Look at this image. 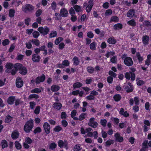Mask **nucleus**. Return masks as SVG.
<instances>
[{"label": "nucleus", "mask_w": 151, "mask_h": 151, "mask_svg": "<svg viewBox=\"0 0 151 151\" xmlns=\"http://www.w3.org/2000/svg\"><path fill=\"white\" fill-rule=\"evenodd\" d=\"M33 127V120H30L26 122L23 129L26 133H29L32 131Z\"/></svg>", "instance_id": "obj_1"}, {"label": "nucleus", "mask_w": 151, "mask_h": 151, "mask_svg": "<svg viewBox=\"0 0 151 151\" xmlns=\"http://www.w3.org/2000/svg\"><path fill=\"white\" fill-rule=\"evenodd\" d=\"M15 68L16 71L19 70V72L21 74L25 75L27 73V69L25 67L23 66L22 64L16 63L15 64Z\"/></svg>", "instance_id": "obj_2"}, {"label": "nucleus", "mask_w": 151, "mask_h": 151, "mask_svg": "<svg viewBox=\"0 0 151 151\" xmlns=\"http://www.w3.org/2000/svg\"><path fill=\"white\" fill-rule=\"evenodd\" d=\"M6 72L8 73H10L12 75H14L16 73V70L15 68V65L14 66L12 63H6Z\"/></svg>", "instance_id": "obj_3"}, {"label": "nucleus", "mask_w": 151, "mask_h": 151, "mask_svg": "<svg viewBox=\"0 0 151 151\" xmlns=\"http://www.w3.org/2000/svg\"><path fill=\"white\" fill-rule=\"evenodd\" d=\"M35 7L32 5L27 4L22 6V9L25 13L32 12L34 10Z\"/></svg>", "instance_id": "obj_4"}, {"label": "nucleus", "mask_w": 151, "mask_h": 151, "mask_svg": "<svg viewBox=\"0 0 151 151\" xmlns=\"http://www.w3.org/2000/svg\"><path fill=\"white\" fill-rule=\"evenodd\" d=\"M122 58L124 59V64L127 66H132L133 62L132 58L129 57H127L125 54L123 55Z\"/></svg>", "instance_id": "obj_5"}, {"label": "nucleus", "mask_w": 151, "mask_h": 151, "mask_svg": "<svg viewBox=\"0 0 151 151\" xmlns=\"http://www.w3.org/2000/svg\"><path fill=\"white\" fill-rule=\"evenodd\" d=\"M43 35H47L49 31V29L45 27V28L43 27H40L37 29Z\"/></svg>", "instance_id": "obj_6"}, {"label": "nucleus", "mask_w": 151, "mask_h": 151, "mask_svg": "<svg viewBox=\"0 0 151 151\" xmlns=\"http://www.w3.org/2000/svg\"><path fill=\"white\" fill-rule=\"evenodd\" d=\"M58 143V146L61 148L64 147L66 149L68 148V143L67 141H63L62 140H59Z\"/></svg>", "instance_id": "obj_7"}, {"label": "nucleus", "mask_w": 151, "mask_h": 151, "mask_svg": "<svg viewBox=\"0 0 151 151\" xmlns=\"http://www.w3.org/2000/svg\"><path fill=\"white\" fill-rule=\"evenodd\" d=\"M45 79V76L44 74H42L41 76L37 77L35 79V82L37 84L43 82Z\"/></svg>", "instance_id": "obj_8"}, {"label": "nucleus", "mask_w": 151, "mask_h": 151, "mask_svg": "<svg viewBox=\"0 0 151 151\" xmlns=\"http://www.w3.org/2000/svg\"><path fill=\"white\" fill-rule=\"evenodd\" d=\"M95 119L93 117L91 118L89 120L88 125L89 126L94 128H96L98 126V123L94 121Z\"/></svg>", "instance_id": "obj_9"}, {"label": "nucleus", "mask_w": 151, "mask_h": 151, "mask_svg": "<svg viewBox=\"0 0 151 151\" xmlns=\"http://www.w3.org/2000/svg\"><path fill=\"white\" fill-rule=\"evenodd\" d=\"M135 58H136L137 59L139 63H142L144 60L143 56H142L140 53L139 52L136 53V56L133 58V59H134Z\"/></svg>", "instance_id": "obj_10"}, {"label": "nucleus", "mask_w": 151, "mask_h": 151, "mask_svg": "<svg viewBox=\"0 0 151 151\" xmlns=\"http://www.w3.org/2000/svg\"><path fill=\"white\" fill-rule=\"evenodd\" d=\"M43 127L46 133L48 134L50 133V126L47 122H45L44 124Z\"/></svg>", "instance_id": "obj_11"}, {"label": "nucleus", "mask_w": 151, "mask_h": 151, "mask_svg": "<svg viewBox=\"0 0 151 151\" xmlns=\"http://www.w3.org/2000/svg\"><path fill=\"white\" fill-rule=\"evenodd\" d=\"M94 0H90L88 2V4L86 8V12L88 13L91 10L92 8L93 5V3Z\"/></svg>", "instance_id": "obj_12"}, {"label": "nucleus", "mask_w": 151, "mask_h": 151, "mask_svg": "<svg viewBox=\"0 0 151 151\" xmlns=\"http://www.w3.org/2000/svg\"><path fill=\"white\" fill-rule=\"evenodd\" d=\"M23 82L20 78H17L16 80V85L18 88L21 87L23 85Z\"/></svg>", "instance_id": "obj_13"}, {"label": "nucleus", "mask_w": 151, "mask_h": 151, "mask_svg": "<svg viewBox=\"0 0 151 151\" xmlns=\"http://www.w3.org/2000/svg\"><path fill=\"white\" fill-rule=\"evenodd\" d=\"M115 138V140L119 142H122L123 140V139L122 137L120 136V134L118 133H116L114 135Z\"/></svg>", "instance_id": "obj_14"}, {"label": "nucleus", "mask_w": 151, "mask_h": 151, "mask_svg": "<svg viewBox=\"0 0 151 151\" xmlns=\"http://www.w3.org/2000/svg\"><path fill=\"white\" fill-rule=\"evenodd\" d=\"M68 12L67 9L65 8L61 9L60 12V15L63 17H65L67 16Z\"/></svg>", "instance_id": "obj_15"}, {"label": "nucleus", "mask_w": 151, "mask_h": 151, "mask_svg": "<svg viewBox=\"0 0 151 151\" xmlns=\"http://www.w3.org/2000/svg\"><path fill=\"white\" fill-rule=\"evenodd\" d=\"M135 13V10L133 9H130L127 12V17H132L134 15Z\"/></svg>", "instance_id": "obj_16"}, {"label": "nucleus", "mask_w": 151, "mask_h": 151, "mask_svg": "<svg viewBox=\"0 0 151 151\" xmlns=\"http://www.w3.org/2000/svg\"><path fill=\"white\" fill-rule=\"evenodd\" d=\"M40 58V56L37 54H34L32 55V60L34 62H39Z\"/></svg>", "instance_id": "obj_17"}, {"label": "nucleus", "mask_w": 151, "mask_h": 151, "mask_svg": "<svg viewBox=\"0 0 151 151\" xmlns=\"http://www.w3.org/2000/svg\"><path fill=\"white\" fill-rule=\"evenodd\" d=\"M142 40L143 44L145 45H147L149 43V37L148 36L145 35L142 38Z\"/></svg>", "instance_id": "obj_18"}, {"label": "nucleus", "mask_w": 151, "mask_h": 151, "mask_svg": "<svg viewBox=\"0 0 151 151\" xmlns=\"http://www.w3.org/2000/svg\"><path fill=\"white\" fill-rule=\"evenodd\" d=\"M19 133L17 130H15L13 131L11 135L12 138L14 139H16L19 137Z\"/></svg>", "instance_id": "obj_19"}, {"label": "nucleus", "mask_w": 151, "mask_h": 151, "mask_svg": "<svg viewBox=\"0 0 151 151\" xmlns=\"http://www.w3.org/2000/svg\"><path fill=\"white\" fill-rule=\"evenodd\" d=\"M127 24H128L133 27L136 26L137 24L136 22L133 19H131V20L128 21L127 22Z\"/></svg>", "instance_id": "obj_20"}, {"label": "nucleus", "mask_w": 151, "mask_h": 151, "mask_svg": "<svg viewBox=\"0 0 151 151\" xmlns=\"http://www.w3.org/2000/svg\"><path fill=\"white\" fill-rule=\"evenodd\" d=\"M53 107L55 109L60 110L62 107V104L60 103H55L53 105Z\"/></svg>", "instance_id": "obj_21"}, {"label": "nucleus", "mask_w": 151, "mask_h": 151, "mask_svg": "<svg viewBox=\"0 0 151 151\" xmlns=\"http://www.w3.org/2000/svg\"><path fill=\"white\" fill-rule=\"evenodd\" d=\"M122 25L121 23L116 24L113 26V28L115 30L122 29Z\"/></svg>", "instance_id": "obj_22"}, {"label": "nucleus", "mask_w": 151, "mask_h": 151, "mask_svg": "<svg viewBox=\"0 0 151 151\" xmlns=\"http://www.w3.org/2000/svg\"><path fill=\"white\" fill-rule=\"evenodd\" d=\"M92 129L89 127L86 129V133H87V135L89 137H92L93 136V132H91Z\"/></svg>", "instance_id": "obj_23"}, {"label": "nucleus", "mask_w": 151, "mask_h": 151, "mask_svg": "<svg viewBox=\"0 0 151 151\" xmlns=\"http://www.w3.org/2000/svg\"><path fill=\"white\" fill-rule=\"evenodd\" d=\"M60 89L59 86L56 85H53L51 87V89L53 92L58 91Z\"/></svg>", "instance_id": "obj_24"}, {"label": "nucleus", "mask_w": 151, "mask_h": 151, "mask_svg": "<svg viewBox=\"0 0 151 151\" xmlns=\"http://www.w3.org/2000/svg\"><path fill=\"white\" fill-rule=\"evenodd\" d=\"M108 42L111 44H114L116 43V40L113 37L109 38L107 40Z\"/></svg>", "instance_id": "obj_25"}, {"label": "nucleus", "mask_w": 151, "mask_h": 151, "mask_svg": "<svg viewBox=\"0 0 151 151\" xmlns=\"http://www.w3.org/2000/svg\"><path fill=\"white\" fill-rule=\"evenodd\" d=\"M73 64L75 65H78L80 63V61L78 59L76 56H75L73 58Z\"/></svg>", "instance_id": "obj_26"}, {"label": "nucleus", "mask_w": 151, "mask_h": 151, "mask_svg": "<svg viewBox=\"0 0 151 151\" xmlns=\"http://www.w3.org/2000/svg\"><path fill=\"white\" fill-rule=\"evenodd\" d=\"M15 98L14 96H11L8 99L7 102L8 104H13Z\"/></svg>", "instance_id": "obj_27"}, {"label": "nucleus", "mask_w": 151, "mask_h": 151, "mask_svg": "<svg viewBox=\"0 0 151 151\" xmlns=\"http://www.w3.org/2000/svg\"><path fill=\"white\" fill-rule=\"evenodd\" d=\"M1 145L2 148L7 147L8 146V143L6 141L5 139L2 140L1 142Z\"/></svg>", "instance_id": "obj_28"}, {"label": "nucleus", "mask_w": 151, "mask_h": 151, "mask_svg": "<svg viewBox=\"0 0 151 151\" xmlns=\"http://www.w3.org/2000/svg\"><path fill=\"white\" fill-rule=\"evenodd\" d=\"M113 98L115 101L117 102L119 101L121 99L122 96L120 95L117 94L114 96Z\"/></svg>", "instance_id": "obj_29"}, {"label": "nucleus", "mask_w": 151, "mask_h": 151, "mask_svg": "<svg viewBox=\"0 0 151 151\" xmlns=\"http://www.w3.org/2000/svg\"><path fill=\"white\" fill-rule=\"evenodd\" d=\"M82 85V84L81 83L77 82L73 84V87L74 88H79Z\"/></svg>", "instance_id": "obj_30"}, {"label": "nucleus", "mask_w": 151, "mask_h": 151, "mask_svg": "<svg viewBox=\"0 0 151 151\" xmlns=\"http://www.w3.org/2000/svg\"><path fill=\"white\" fill-rule=\"evenodd\" d=\"M15 11L14 9H10L9 10V15L10 17H14Z\"/></svg>", "instance_id": "obj_31"}, {"label": "nucleus", "mask_w": 151, "mask_h": 151, "mask_svg": "<svg viewBox=\"0 0 151 151\" xmlns=\"http://www.w3.org/2000/svg\"><path fill=\"white\" fill-rule=\"evenodd\" d=\"M119 20V18L117 16H114L112 17H111L110 21V22H118Z\"/></svg>", "instance_id": "obj_32"}, {"label": "nucleus", "mask_w": 151, "mask_h": 151, "mask_svg": "<svg viewBox=\"0 0 151 151\" xmlns=\"http://www.w3.org/2000/svg\"><path fill=\"white\" fill-rule=\"evenodd\" d=\"M63 38L62 37H60L57 38L55 40L54 42L56 45H58L60 42L63 41Z\"/></svg>", "instance_id": "obj_33"}, {"label": "nucleus", "mask_w": 151, "mask_h": 151, "mask_svg": "<svg viewBox=\"0 0 151 151\" xmlns=\"http://www.w3.org/2000/svg\"><path fill=\"white\" fill-rule=\"evenodd\" d=\"M73 7L77 12H79L82 10L81 6L78 5H75L73 6Z\"/></svg>", "instance_id": "obj_34"}, {"label": "nucleus", "mask_w": 151, "mask_h": 151, "mask_svg": "<svg viewBox=\"0 0 151 151\" xmlns=\"http://www.w3.org/2000/svg\"><path fill=\"white\" fill-rule=\"evenodd\" d=\"M15 146L17 150H20L22 148V145L18 141H16L14 143Z\"/></svg>", "instance_id": "obj_35"}, {"label": "nucleus", "mask_w": 151, "mask_h": 151, "mask_svg": "<svg viewBox=\"0 0 151 151\" xmlns=\"http://www.w3.org/2000/svg\"><path fill=\"white\" fill-rule=\"evenodd\" d=\"M41 91L40 89L38 88H35L31 90L30 92L32 93H38L41 92Z\"/></svg>", "instance_id": "obj_36"}, {"label": "nucleus", "mask_w": 151, "mask_h": 151, "mask_svg": "<svg viewBox=\"0 0 151 151\" xmlns=\"http://www.w3.org/2000/svg\"><path fill=\"white\" fill-rule=\"evenodd\" d=\"M57 32L55 31H52L49 34V37L52 38L57 36Z\"/></svg>", "instance_id": "obj_37"}, {"label": "nucleus", "mask_w": 151, "mask_h": 151, "mask_svg": "<svg viewBox=\"0 0 151 151\" xmlns=\"http://www.w3.org/2000/svg\"><path fill=\"white\" fill-rule=\"evenodd\" d=\"M87 70L88 73L92 74L93 73L94 71V68L91 66H88L87 68Z\"/></svg>", "instance_id": "obj_38"}, {"label": "nucleus", "mask_w": 151, "mask_h": 151, "mask_svg": "<svg viewBox=\"0 0 151 151\" xmlns=\"http://www.w3.org/2000/svg\"><path fill=\"white\" fill-rule=\"evenodd\" d=\"M90 49L92 50H94L96 49V43L95 42H93L91 43L90 45Z\"/></svg>", "instance_id": "obj_39"}, {"label": "nucleus", "mask_w": 151, "mask_h": 151, "mask_svg": "<svg viewBox=\"0 0 151 151\" xmlns=\"http://www.w3.org/2000/svg\"><path fill=\"white\" fill-rule=\"evenodd\" d=\"M30 41L32 42L33 44H34L35 45L37 46H38L40 44L39 41L37 40L32 39L30 40Z\"/></svg>", "instance_id": "obj_40"}, {"label": "nucleus", "mask_w": 151, "mask_h": 151, "mask_svg": "<svg viewBox=\"0 0 151 151\" xmlns=\"http://www.w3.org/2000/svg\"><path fill=\"white\" fill-rule=\"evenodd\" d=\"M148 142V140H145L142 143V148L147 149V148H148V146L147 145Z\"/></svg>", "instance_id": "obj_41"}, {"label": "nucleus", "mask_w": 151, "mask_h": 151, "mask_svg": "<svg viewBox=\"0 0 151 151\" xmlns=\"http://www.w3.org/2000/svg\"><path fill=\"white\" fill-rule=\"evenodd\" d=\"M57 147V144L55 142L51 143L49 145V148L51 150H54Z\"/></svg>", "instance_id": "obj_42"}, {"label": "nucleus", "mask_w": 151, "mask_h": 151, "mask_svg": "<svg viewBox=\"0 0 151 151\" xmlns=\"http://www.w3.org/2000/svg\"><path fill=\"white\" fill-rule=\"evenodd\" d=\"M39 96L38 95L35 94H33L30 95L28 97V99H31L34 98L35 99H37L39 98Z\"/></svg>", "instance_id": "obj_43"}, {"label": "nucleus", "mask_w": 151, "mask_h": 151, "mask_svg": "<svg viewBox=\"0 0 151 151\" xmlns=\"http://www.w3.org/2000/svg\"><path fill=\"white\" fill-rule=\"evenodd\" d=\"M107 121L106 119H101L100 120L101 124L104 127H105L106 126V124Z\"/></svg>", "instance_id": "obj_44"}, {"label": "nucleus", "mask_w": 151, "mask_h": 151, "mask_svg": "<svg viewBox=\"0 0 151 151\" xmlns=\"http://www.w3.org/2000/svg\"><path fill=\"white\" fill-rule=\"evenodd\" d=\"M41 129L39 127H37L34 130L33 132L35 134L37 133H40L41 132Z\"/></svg>", "instance_id": "obj_45"}, {"label": "nucleus", "mask_w": 151, "mask_h": 151, "mask_svg": "<svg viewBox=\"0 0 151 151\" xmlns=\"http://www.w3.org/2000/svg\"><path fill=\"white\" fill-rule=\"evenodd\" d=\"M86 115V113H82L79 116L78 120L80 121H82L85 118V116Z\"/></svg>", "instance_id": "obj_46"}, {"label": "nucleus", "mask_w": 151, "mask_h": 151, "mask_svg": "<svg viewBox=\"0 0 151 151\" xmlns=\"http://www.w3.org/2000/svg\"><path fill=\"white\" fill-rule=\"evenodd\" d=\"M12 117L8 115L6 117L5 119V122L7 123L10 122L12 120Z\"/></svg>", "instance_id": "obj_47"}, {"label": "nucleus", "mask_w": 151, "mask_h": 151, "mask_svg": "<svg viewBox=\"0 0 151 151\" xmlns=\"http://www.w3.org/2000/svg\"><path fill=\"white\" fill-rule=\"evenodd\" d=\"M110 61L112 63H116L117 62V56H114L112 57Z\"/></svg>", "instance_id": "obj_48"}, {"label": "nucleus", "mask_w": 151, "mask_h": 151, "mask_svg": "<svg viewBox=\"0 0 151 151\" xmlns=\"http://www.w3.org/2000/svg\"><path fill=\"white\" fill-rule=\"evenodd\" d=\"M131 71L129 72H126L125 73V78L128 80H129L131 78Z\"/></svg>", "instance_id": "obj_49"}, {"label": "nucleus", "mask_w": 151, "mask_h": 151, "mask_svg": "<svg viewBox=\"0 0 151 151\" xmlns=\"http://www.w3.org/2000/svg\"><path fill=\"white\" fill-rule=\"evenodd\" d=\"M40 106H37L34 111V113L36 114H39L40 113Z\"/></svg>", "instance_id": "obj_50"}, {"label": "nucleus", "mask_w": 151, "mask_h": 151, "mask_svg": "<svg viewBox=\"0 0 151 151\" xmlns=\"http://www.w3.org/2000/svg\"><path fill=\"white\" fill-rule=\"evenodd\" d=\"M109 74L111 77H113L114 78H116L117 76L116 74L112 70H110L109 71Z\"/></svg>", "instance_id": "obj_51"}, {"label": "nucleus", "mask_w": 151, "mask_h": 151, "mask_svg": "<svg viewBox=\"0 0 151 151\" xmlns=\"http://www.w3.org/2000/svg\"><path fill=\"white\" fill-rule=\"evenodd\" d=\"M81 149L80 146L79 145H76L74 147L73 151H79Z\"/></svg>", "instance_id": "obj_52"}, {"label": "nucleus", "mask_w": 151, "mask_h": 151, "mask_svg": "<svg viewBox=\"0 0 151 151\" xmlns=\"http://www.w3.org/2000/svg\"><path fill=\"white\" fill-rule=\"evenodd\" d=\"M115 54V52H108L105 54V55L107 58H109L110 55L113 56Z\"/></svg>", "instance_id": "obj_53"}, {"label": "nucleus", "mask_w": 151, "mask_h": 151, "mask_svg": "<svg viewBox=\"0 0 151 151\" xmlns=\"http://www.w3.org/2000/svg\"><path fill=\"white\" fill-rule=\"evenodd\" d=\"M128 84L130 87V89H129V90H127V92L129 93V92H132L133 91V85L130 83H128Z\"/></svg>", "instance_id": "obj_54"}, {"label": "nucleus", "mask_w": 151, "mask_h": 151, "mask_svg": "<svg viewBox=\"0 0 151 151\" xmlns=\"http://www.w3.org/2000/svg\"><path fill=\"white\" fill-rule=\"evenodd\" d=\"M62 64L63 65L65 66H68L70 64L68 60H64L62 62Z\"/></svg>", "instance_id": "obj_55"}, {"label": "nucleus", "mask_w": 151, "mask_h": 151, "mask_svg": "<svg viewBox=\"0 0 151 151\" xmlns=\"http://www.w3.org/2000/svg\"><path fill=\"white\" fill-rule=\"evenodd\" d=\"M134 101L135 104L136 105H138L139 104V100L138 97L136 96L134 98Z\"/></svg>", "instance_id": "obj_56"}, {"label": "nucleus", "mask_w": 151, "mask_h": 151, "mask_svg": "<svg viewBox=\"0 0 151 151\" xmlns=\"http://www.w3.org/2000/svg\"><path fill=\"white\" fill-rule=\"evenodd\" d=\"M32 35L33 37L35 38H37L40 35L39 33L37 31H35L33 32Z\"/></svg>", "instance_id": "obj_57"}, {"label": "nucleus", "mask_w": 151, "mask_h": 151, "mask_svg": "<svg viewBox=\"0 0 151 151\" xmlns=\"http://www.w3.org/2000/svg\"><path fill=\"white\" fill-rule=\"evenodd\" d=\"M87 18L86 17V14H83L82 15L81 18V22H83L87 20Z\"/></svg>", "instance_id": "obj_58"}, {"label": "nucleus", "mask_w": 151, "mask_h": 151, "mask_svg": "<svg viewBox=\"0 0 151 151\" xmlns=\"http://www.w3.org/2000/svg\"><path fill=\"white\" fill-rule=\"evenodd\" d=\"M30 107L31 109L34 108L36 105V103L34 101H31L29 102Z\"/></svg>", "instance_id": "obj_59"}, {"label": "nucleus", "mask_w": 151, "mask_h": 151, "mask_svg": "<svg viewBox=\"0 0 151 151\" xmlns=\"http://www.w3.org/2000/svg\"><path fill=\"white\" fill-rule=\"evenodd\" d=\"M30 41L26 43V47L28 49H30L32 48V45Z\"/></svg>", "instance_id": "obj_60"}, {"label": "nucleus", "mask_w": 151, "mask_h": 151, "mask_svg": "<svg viewBox=\"0 0 151 151\" xmlns=\"http://www.w3.org/2000/svg\"><path fill=\"white\" fill-rule=\"evenodd\" d=\"M9 43V41L8 39H6L3 41L2 44L4 46L8 45Z\"/></svg>", "instance_id": "obj_61"}, {"label": "nucleus", "mask_w": 151, "mask_h": 151, "mask_svg": "<svg viewBox=\"0 0 151 151\" xmlns=\"http://www.w3.org/2000/svg\"><path fill=\"white\" fill-rule=\"evenodd\" d=\"M112 13V11L111 9H109L106 10L105 13V15L106 16L111 15Z\"/></svg>", "instance_id": "obj_62"}, {"label": "nucleus", "mask_w": 151, "mask_h": 151, "mask_svg": "<svg viewBox=\"0 0 151 151\" xmlns=\"http://www.w3.org/2000/svg\"><path fill=\"white\" fill-rule=\"evenodd\" d=\"M87 35L89 38H92L94 37V35L91 31L88 32L87 33Z\"/></svg>", "instance_id": "obj_63"}, {"label": "nucleus", "mask_w": 151, "mask_h": 151, "mask_svg": "<svg viewBox=\"0 0 151 151\" xmlns=\"http://www.w3.org/2000/svg\"><path fill=\"white\" fill-rule=\"evenodd\" d=\"M61 127L59 126H57L54 129V130L55 132H59L61 130Z\"/></svg>", "instance_id": "obj_64"}]
</instances>
